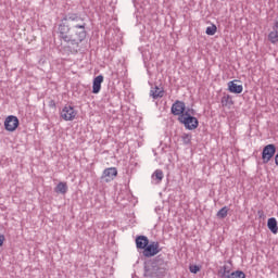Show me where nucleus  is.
I'll return each instance as SVG.
<instances>
[{"label":"nucleus","mask_w":278,"mask_h":278,"mask_svg":"<svg viewBox=\"0 0 278 278\" xmlns=\"http://www.w3.org/2000/svg\"><path fill=\"white\" fill-rule=\"evenodd\" d=\"M172 114L174 116H184L186 114V102L176 100L172 105Z\"/></svg>","instance_id":"nucleus-9"},{"label":"nucleus","mask_w":278,"mask_h":278,"mask_svg":"<svg viewBox=\"0 0 278 278\" xmlns=\"http://www.w3.org/2000/svg\"><path fill=\"white\" fill-rule=\"evenodd\" d=\"M222 105L223 108H227V105H233V100L231 99V96H224L222 98Z\"/></svg>","instance_id":"nucleus-19"},{"label":"nucleus","mask_w":278,"mask_h":278,"mask_svg":"<svg viewBox=\"0 0 278 278\" xmlns=\"http://www.w3.org/2000/svg\"><path fill=\"white\" fill-rule=\"evenodd\" d=\"M229 213V207H227V206H224V207H222L218 212H217V214H216V216H217V218H227V214Z\"/></svg>","instance_id":"nucleus-21"},{"label":"nucleus","mask_w":278,"mask_h":278,"mask_svg":"<svg viewBox=\"0 0 278 278\" xmlns=\"http://www.w3.org/2000/svg\"><path fill=\"white\" fill-rule=\"evenodd\" d=\"M218 27H216V24H212L211 26L206 27L205 34L207 36H214L217 31Z\"/></svg>","instance_id":"nucleus-22"},{"label":"nucleus","mask_w":278,"mask_h":278,"mask_svg":"<svg viewBox=\"0 0 278 278\" xmlns=\"http://www.w3.org/2000/svg\"><path fill=\"white\" fill-rule=\"evenodd\" d=\"M178 122L185 126V129L189 131H194L199 127V119L194 116H190V113L185 112V114L178 117Z\"/></svg>","instance_id":"nucleus-3"},{"label":"nucleus","mask_w":278,"mask_h":278,"mask_svg":"<svg viewBox=\"0 0 278 278\" xmlns=\"http://www.w3.org/2000/svg\"><path fill=\"white\" fill-rule=\"evenodd\" d=\"M3 242H5V236L0 233V247H3Z\"/></svg>","instance_id":"nucleus-26"},{"label":"nucleus","mask_w":278,"mask_h":278,"mask_svg":"<svg viewBox=\"0 0 278 278\" xmlns=\"http://www.w3.org/2000/svg\"><path fill=\"white\" fill-rule=\"evenodd\" d=\"M267 227L271 233H278L277 218L270 217L267 220Z\"/></svg>","instance_id":"nucleus-16"},{"label":"nucleus","mask_w":278,"mask_h":278,"mask_svg":"<svg viewBox=\"0 0 278 278\" xmlns=\"http://www.w3.org/2000/svg\"><path fill=\"white\" fill-rule=\"evenodd\" d=\"M275 153H277V147L273 143H269L263 148L262 160L263 164H268L273 157H275Z\"/></svg>","instance_id":"nucleus-5"},{"label":"nucleus","mask_w":278,"mask_h":278,"mask_svg":"<svg viewBox=\"0 0 278 278\" xmlns=\"http://www.w3.org/2000/svg\"><path fill=\"white\" fill-rule=\"evenodd\" d=\"M18 125H21V122L18 121V117L14 115H9L4 121V129L7 131H16Z\"/></svg>","instance_id":"nucleus-6"},{"label":"nucleus","mask_w":278,"mask_h":278,"mask_svg":"<svg viewBox=\"0 0 278 278\" xmlns=\"http://www.w3.org/2000/svg\"><path fill=\"white\" fill-rule=\"evenodd\" d=\"M275 164L278 166V153L275 155Z\"/></svg>","instance_id":"nucleus-29"},{"label":"nucleus","mask_w":278,"mask_h":278,"mask_svg":"<svg viewBox=\"0 0 278 278\" xmlns=\"http://www.w3.org/2000/svg\"><path fill=\"white\" fill-rule=\"evenodd\" d=\"M185 112H188L189 116H194V114H197V111H194V109H185Z\"/></svg>","instance_id":"nucleus-25"},{"label":"nucleus","mask_w":278,"mask_h":278,"mask_svg":"<svg viewBox=\"0 0 278 278\" xmlns=\"http://www.w3.org/2000/svg\"><path fill=\"white\" fill-rule=\"evenodd\" d=\"M162 251V248H160V242L157 241H151L146 247L144 251L142 252L143 257H155L157 253Z\"/></svg>","instance_id":"nucleus-4"},{"label":"nucleus","mask_w":278,"mask_h":278,"mask_svg":"<svg viewBox=\"0 0 278 278\" xmlns=\"http://www.w3.org/2000/svg\"><path fill=\"white\" fill-rule=\"evenodd\" d=\"M56 194H66L68 192V185L66 182H59L54 188Z\"/></svg>","instance_id":"nucleus-15"},{"label":"nucleus","mask_w":278,"mask_h":278,"mask_svg":"<svg viewBox=\"0 0 278 278\" xmlns=\"http://www.w3.org/2000/svg\"><path fill=\"white\" fill-rule=\"evenodd\" d=\"M149 244V238L147 236H138L136 238V247L141 251H144Z\"/></svg>","instance_id":"nucleus-12"},{"label":"nucleus","mask_w":278,"mask_h":278,"mask_svg":"<svg viewBox=\"0 0 278 278\" xmlns=\"http://www.w3.org/2000/svg\"><path fill=\"white\" fill-rule=\"evenodd\" d=\"M116 177H118V169H116V167H108L102 173V179H104L106 184L114 181Z\"/></svg>","instance_id":"nucleus-8"},{"label":"nucleus","mask_w":278,"mask_h":278,"mask_svg":"<svg viewBox=\"0 0 278 278\" xmlns=\"http://www.w3.org/2000/svg\"><path fill=\"white\" fill-rule=\"evenodd\" d=\"M167 266L168 263L165 262L164 256L160 254L144 265V277L164 278L166 277V270H168Z\"/></svg>","instance_id":"nucleus-2"},{"label":"nucleus","mask_w":278,"mask_h":278,"mask_svg":"<svg viewBox=\"0 0 278 278\" xmlns=\"http://www.w3.org/2000/svg\"><path fill=\"white\" fill-rule=\"evenodd\" d=\"M217 275L220 278H227L228 275H231V267H229V265L220 266L218 268Z\"/></svg>","instance_id":"nucleus-14"},{"label":"nucleus","mask_w":278,"mask_h":278,"mask_svg":"<svg viewBox=\"0 0 278 278\" xmlns=\"http://www.w3.org/2000/svg\"><path fill=\"white\" fill-rule=\"evenodd\" d=\"M268 40H269V42H271V45H277V42H278V30L273 29L268 34Z\"/></svg>","instance_id":"nucleus-18"},{"label":"nucleus","mask_w":278,"mask_h":278,"mask_svg":"<svg viewBox=\"0 0 278 278\" xmlns=\"http://www.w3.org/2000/svg\"><path fill=\"white\" fill-rule=\"evenodd\" d=\"M88 24L79 13H67L58 26L60 40L67 43V51L73 54L79 53V45L88 36Z\"/></svg>","instance_id":"nucleus-1"},{"label":"nucleus","mask_w":278,"mask_h":278,"mask_svg":"<svg viewBox=\"0 0 278 278\" xmlns=\"http://www.w3.org/2000/svg\"><path fill=\"white\" fill-rule=\"evenodd\" d=\"M102 84H103V75H98L96 78H93V83H92L93 94H99V92H101Z\"/></svg>","instance_id":"nucleus-11"},{"label":"nucleus","mask_w":278,"mask_h":278,"mask_svg":"<svg viewBox=\"0 0 278 278\" xmlns=\"http://www.w3.org/2000/svg\"><path fill=\"white\" fill-rule=\"evenodd\" d=\"M75 116H77V111L71 105H65L61 111V118L63 121H75Z\"/></svg>","instance_id":"nucleus-7"},{"label":"nucleus","mask_w":278,"mask_h":278,"mask_svg":"<svg viewBox=\"0 0 278 278\" xmlns=\"http://www.w3.org/2000/svg\"><path fill=\"white\" fill-rule=\"evenodd\" d=\"M152 179L155 181V184H162V179H164V172H162V169H156L152 174Z\"/></svg>","instance_id":"nucleus-17"},{"label":"nucleus","mask_w":278,"mask_h":278,"mask_svg":"<svg viewBox=\"0 0 278 278\" xmlns=\"http://www.w3.org/2000/svg\"><path fill=\"white\" fill-rule=\"evenodd\" d=\"M49 108H55V101L54 100L49 101Z\"/></svg>","instance_id":"nucleus-27"},{"label":"nucleus","mask_w":278,"mask_h":278,"mask_svg":"<svg viewBox=\"0 0 278 278\" xmlns=\"http://www.w3.org/2000/svg\"><path fill=\"white\" fill-rule=\"evenodd\" d=\"M150 97H152V99H162V97H164V89H161L157 86L152 87L150 90Z\"/></svg>","instance_id":"nucleus-13"},{"label":"nucleus","mask_w":278,"mask_h":278,"mask_svg":"<svg viewBox=\"0 0 278 278\" xmlns=\"http://www.w3.org/2000/svg\"><path fill=\"white\" fill-rule=\"evenodd\" d=\"M227 278H247V274H244L242 270H236L230 273Z\"/></svg>","instance_id":"nucleus-20"},{"label":"nucleus","mask_w":278,"mask_h":278,"mask_svg":"<svg viewBox=\"0 0 278 278\" xmlns=\"http://www.w3.org/2000/svg\"><path fill=\"white\" fill-rule=\"evenodd\" d=\"M257 215L260 216V218H262V216H264V211L262 210L257 211Z\"/></svg>","instance_id":"nucleus-28"},{"label":"nucleus","mask_w":278,"mask_h":278,"mask_svg":"<svg viewBox=\"0 0 278 278\" xmlns=\"http://www.w3.org/2000/svg\"><path fill=\"white\" fill-rule=\"evenodd\" d=\"M228 90L232 94H242V90H244V87L242 85H238V80H231L228 83Z\"/></svg>","instance_id":"nucleus-10"},{"label":"nucleus","mask_w":278,"mask_h":278,"mask_svg":"<svg viewBox=\"0 0 278 278\" xmlns=\"http://www.w3.org/2000/svg\"><path fill=\"white\" fill-rule=\"evenodd\" d=\"M189 270L190 273H192L193 275H197V273L201 271V267L199 265H190L189 266Z\"/></svg>","instance_id":"nucleus-24"},{"label":"nucleus","mask_w":278,"mask_h":278,"mask_svg":"<svg viewBox=\"0 0 278 278\" xmlns=\"http://www.w3.org/2000/svg\"><path fill=\"white\" fill-rule=\"evenodd\" d=\"M181 140H182L184 144H191L192 143V135L185 132L181 136Z\"/></svg>","instance_id":"nucleus-23"}]
</instances>
